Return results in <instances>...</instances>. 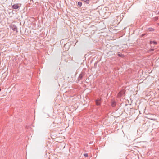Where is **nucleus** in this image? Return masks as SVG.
<instances>
[{"label":"nucleus","mask_w":159,"mask_h":159,"mask_svg":"<svg viewBox=\"0 0 159 159\" xmlns=\"http://www.w3.org/2000/svg\"><path fill=\"white\" fill-rule=\"evenodd\" d=\"M19 7V6L18 4H15L12 6L13 8L14 9H17Z\"/></svg>","instance_id":"nucleus-1"},{"label":"nucleus","mask_w":159,"mask_h":159,"mask_svg":"<svg viewBox=\"0 0 159 159\" xmlns=\"http://www.w3.org/2000/svg\"><path fill=\"white\" fill-rule=\"evenodd\" d=\"M101 99H98L96 101V104L97 105H99L101 103Z\"/></svg>","instance_id":"nucleus-2"},{"label":"nucleus","mask_w":159,"mask_h":159,"mask_svg":"<svg viewBox=\"0 0 159 159\" xmlns=\"http://www.w3.org/2000/svg\"><path fill=\"white\" fill-rule=\"evenodd\" d=\"M116 103L114 101H112L111 102V105L113 107H114L116 105Z\"/></svg>","instance_id":"nucleus-3"},{"label":"nucleus","mask_w":159,"mask_h":159,"mask_svg":"<svg viewBox=\"0 0 159 159\" xmlns=\"http://www.w3.org/2000/svg\"><path fill=\"white\" fill-rule=\"evenodd\" d=\"M82 1H83L85 2L86 3L89 4V0H81Z\"/></svg>","instance_id":"nucleus-4"},{"label":"nucleus","mask_w":159,"mask_h":159,"mask_svg":"<svg viewBox=\"0 0 159 159\" xmlns=\"http://www.w3.org/2000/svg\"><path fill=\"white\" fill-rule=\"evenodd\" d=\"M78 5L79 6H82V3L80 2H79L78 3Z\"/></svg>","instance_id":"nucleus-5"},{"label":"nucleus","mask_w":159,"mask_h":159,"mask_svg":"<svg viewBox=\"0 0 159 159\" xmlns=\"http://www.w3.org/2000/svg\"><path fill=\"white\" fill-rule=\"evenodd\" d=\"M151 43H154V44H156L157 43L156 42L154 41H153L152 42H151Z\"/></svg>","instance_id":"nucleus-6"},{"label":"nucleus","mask_w":159,"mask_h":159,"mask_svg":"<svg viewBox=\"0 0 159 159\" xmlns=\"http://www.w3.org/2000/svg\"><path fill=\"white\" fill-rule=\"evenodd\" d=\"M84 155L86 157H88V155L87 153H84Z\"/></svg>","instance_id":"nucleus-7"},{"label":"nucleus","mask_w":159,"mask_h":159,"mask_svg":"<svg viewBox=\"0 0 159 159\" xmlns=\"http://www.w3.org/2000/svg\"><path fill=\"white\" fill-rule=\"evenodd\" d=\"M153 29L152 28H149V30L150 31H153Z\"/></svg>","instance_id":"nucleus-8"},{"label":"nucleus","mask_w":159,"mask_h":159,"mask_svg":"<svg viewBox=\"0 0 159 159\" xmlns=\"http://www.w3.org/2000/svg\"><path fill=\"white\" fill-rule=\"evenodd\" d=\"M118 55L119 56H120V57H122L123 56V55H120V54H118Z\"/></svg>","instance_id":"nucleus-9"},{"label":"nucleus","mask_w":159,"mask_h":159,"mask_svg":"<svg viewBox=\"0 0 159 159\" xmlns=\"http://www.w3.org/2000/svg\"><path fill=\"white\" fill-rule=\"evenodd\" d=\"M16 29V28H14V29H13V30H15V29Z\"/></svg>","instance_id":"nucleus-10"},{"label":"nucleus","mask_w":159,"mask_h":159,"mask_svg":"<svg viewBox=\"0 0 159 159\" xmlns=\"http://www.w3.org/2000/svg\"><path fill=\"white\" fill-rule=\"evenodd\" d=\"M1 89L0 88V91H1Z\"/></svg>","instance_id":"nucleus-11"}]
</instances>
